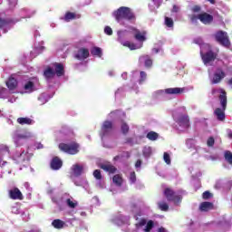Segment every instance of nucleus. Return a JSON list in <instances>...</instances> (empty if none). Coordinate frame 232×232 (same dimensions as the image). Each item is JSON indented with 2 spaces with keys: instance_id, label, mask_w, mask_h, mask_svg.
<instances>
[{
  "instance_id": "cd10ccee",
  "label": "nucleus",
  "mask_w": 232,
  "mask_h": 232,
  "mask_svg": "<svg viewBox=\"0 0 232 232\" xmlns=\"http://www.w3.org/2000/svg\"><path fill=\"white\" fill-rule=\"evenodd\" d=\"M0 28L6 34L7 30H10V24L5 19H0Z\"/></svg>"
},
{
  "instance_id": "5fc2aeb1",
  "label": "nucleus",
  "mask_w": 232,
  "mask_h": 232,
  "mask_svg": "<svg viewBox=\"0 0 232 232\" xmlns=\"http://www.w3.org/2000/svg\"><path fill=\"white\" fill-rule=\"evenodd\" d=\"M143 226H146V219H141L138 224H136L137 228L142 227Z\"/></svg>"
},
{
  "instance_id": "6ab92c4d",
  "label": "nucleus",
  "mask_w": 232,
  "mask_h": 232,
  "mask_svg": "<svg viewBox=\"0 0 232 232\" xmlns=\"http://www.w3.org/2000/svg\"><path fill=\"white\" fill-rule=\"evenodd\" d=\"M9 197L13 200H23V193H21V190L17 188L9 190Z\"/></svg>"
},
{
  "instance_id": "69168bd1",
  "label": "nucleus",
  "mask_w": 232,
  "mask_h": 232,
  "mask_svg": "<svg viewBox=\"0 0 232 232\" xmlns=\"http://www.w3.org/2000/svg\"><path fill=\"white\" fill-rule=\"evenodd\" d=\"M227 135H228V139H232V130H227Z\"/></svg>"
},
{
  "instance_id": "49530a36",
  "label": "nucleus",
  "mask_w": 232,
  "mask_h": 232,
  "mask_svg": "<svg viewBox=\"0 0 232 232\" xmlns=\"http://www.w3.org/2000/svg\"><path fill=\"white\" fill-rule=\"evenodd\" d=\"M43 50H44V46L41 47H35L34 49V51L31 53V55H34V53H36V55H39V53H41V52H43Z\"/></svg>"
},
{
  "instance_id": "a19ab883",
  "label": "nucleus",
  "mask_w": 232,
  "mask_h": 232,
  "mask_svg": "<svg viewBox=\"0 0 232 232\" xmlns=\"http://www.w3.org/2000/svg\"><path fill=\"white\" fill-rule=\"evenodd\" d=\"M129 180L130 184H135V182H137V176L135 175V172H130Z\"/></svg>"
},
{
  "instance_id": "b1692460",
  "label": "nucleus",
  "mask_w": 232,
  "mask_h": 232,
  "mask_svg": "<svg viewBox=\"0 0 232 232\" xmlns=\"http://www.w3.org/2000/svg\"><path fill=\"white\" fill-rule=\"evenodd\" d=\"M51 168L52 169L57 170L63 168V161L59 160V158H54L51 161Z\"/></svg>"
},
{
  "instance_id": "a211bd4d",
  "label": "nucleus",
  "mask_w": 232,
  "mask_h": 232,
  "mask_svg": "<svg viewBox=\"0 0 232 232\" xmlns=\"http://www.w3.org/2000/svg\"><path fill=\"white\" fill-rule=\"evenodd\" d=\"M32 155H30L28 152L23 151L22 153H16L14 156V160L18 162V164H23V162H26L30 160V158Z\"/></svg>"
},
{
  "instance_id": "603ef678",
  "label": "nucleus",
  "mask_w": 232,
  "mask_h": 232,
  "mask_svg": "<svg viewBox=\"0 0 232 232\" xmlns=\"http://www.w3.org/2000/svg\"><path fill=\"white\" fill-rule=\"evenodd\" d=\"M104 32L107 35H111L113 34V30H111V27L106 26L104 28Z\"/></svg>"
},
{
  "instance_id": "bb28decb",
  "label": "nucleus",
  "mask_w": 232,
  "mask_h": 232,
  "mask_svg": "<svg viewBox=\"0 0 232 232\" xmlns=\"http://www.w3.org/2000/svg\"><path fill=\"white\" fill-rule=\"evenodd\" d=\"M102 169L104 171H107V173H115L117 171V169L113 167L111 164H103L102 165Z\"/></svg>"
},
{
  "instance_id": "f704fd0d",
  "label": "nucleus",
  "mask_w": 232,
  "mask_h": 232,
  "mask_svg": "<svg viewBox=\"0 0 232 232\" xmlns=\"http://www.w3.org/2000/svg\"><path fill=\"white\" fill-rule=\"evenodd\" d=\"M158 206L161 211H168V209H169V206H168V203H166V201L159 202Z\"/></svg>"
},
{
  "instance_id": "3c124183",
  "label": "nucleus",
  "mask_w": 232,
  "mask_h": 232,
  "mask_svg": "<svg viewBox=\"0 0 232 232\" xmlns=\"http://www.w3.org/2000/svg\"><path fill=\"white\" fill-rule=\"evenodd\" d=\"M96 186L98 188H100L101 189H104V188H106V185L101 179H98V182H97Z\"/></svg>"
},
{
  "instance_id": "052dcab7",
  "label": "nucleus",
  "mask_w": 232,
  "mask_h": 232,
  "mask_svg": "<svg viewBox=\"0 0 232 232\" xmlns=\"http://www.w3.org/2000/svg\"><path fill=\"white\" fill-rule=\"evenodd\" d=\"M141 165H142V160H138L136 161L135 168H136V169H139V168H140Z\"/></svg>"
},
{
  "instance_id": "a18cd8bd",
  "label": "nucleus",
  "mask_w": 232,
  "mask_h": 232,
  "mask_svg": "<svg viewBox=\"0 0 232 232\" xmlns=\"http://www.w3.org/2000/svg\"><path fill=\"white\" fill-rule=\"evenodd\" d=\"M163 160L166 162V164L168 165L171 164V158L169 157V154L168 152L164 153Z\"/></svg>"
},
{
  "instance_id": "393cba45",
  "label": "nucleus",
  "mask_w": 232,
  "mask_h": 232,
  "mask_svg": "<svg viewBox=\"0 0 232 232\" xmlns=\"http://www.w3.org/2000/svg\"><path fill=\"white\" fill-rule=\"evenodd\" d=\"M140 63H143L146 68H150L153 64V61L149 55L140 57Z\"/></svg>"
},
{
  "instance_id": "4be33fe9",
  "label": "nucleus",
  "mask_w": 232,
  "mask_h": 232,
  "mask_svg": "<svg viewBox=\"0 0 232 232\" xmlns=\"http://www.w3.org/2000/svg\"><path fill=\"white\" fill-rule=\"evenodd\" d=\"M6 86L11 93H14V90L17 88V80L11 76L6 82Z\"/></svg>"
},
{
  "instance_id": "ddd939ff",
  "label": "nucleus",
  "mask_w": 232,
  "mask_h": 232,
  "mask_svg": "<svg viewBox=\"0 0 232 232\" xmlns=\"http://www.w3.org/2000/svg\"><path fill=\"white\" fill-rule=\"evenodd\" d=\"M164 196L166 197L167 200L169 202H173L176 206H179L180 200H182V198L177 193H175L171 188H167L164 190Z\"/></svg>"
},
{
  "instance_id": "58836bf2",
  "label": "nucleus",
  "mask_w": 232,
  "mask_h": 232,
  "mask_svg": "<svg viewBox=\"0 0 232 232\" xmlns=\"http://www.w3.org/2000/svg\"><path fill=\"white\" fill-rule=\"evenodd\" d=\"M186 144H187L188 148H189V149L195 148V144H197V140H195L193 139H188V140H187Z\"/></svg>"
},
{
  "instance_id": "4468645a",
  "label": "nucleus",
  "mask_w": 232,
  "mask_h": 232,
  "mask_svg": "<svg viewBox=\"0 0 232 232\" xmlns=\"http://www.w3.org/2000/svg\"><path fill=\"white\" fill-rule=\"evenodd\" d=\"M24 93H32L35 90H39V80L37 78L33 79L32 81L27 82L24 85Z\"/></svg>"
},
{
  "instance_id": "c85d7f7f",
  "label": "nucleus",
  "mask_w": 232,
  "mask_h": 232,
  "mask_svg": "<svg viewBox=\"0 0 232 232\" xmlns=\"http://www.w3.org/2000/svg\"><path fill=\"white\" fill-rule=\"evenodd\" d=\"M213 208V203L211 202H203L199 206L200 211H209Z\"/></svg>"
},
{
  "instance_id": "39448f33",
  "label": "nucleus",
  "mask_w": 232,
  "mask_h": 232,
  "mask_svg": "<svg viewBox=\"0 0 232 232\" xmlns=\"http://www.w3.org/2000/svg\"><path fill=\"white\" fill-rule=\"evenodd\" d=\"M113 15L119 23H121L122 19H126L127 21H132V19H135V14H133L130 7H120L113 13Z\"/></svg>"
},
{
  "instance_id": "1a4fd4ad",
  "label": "nucleus",
  "mask_w": 232,
  "mask_h": 232,
  "mask_svg": "<svg viewBox=\"0 0 232 232\" xmlns=\"http://www.w3.org/2000/svg\"><path fill=\"white\" fill-rule=\"evenodd\" d=\"M214 37L219 44L224 46L225 48H230L231 46V41H229V36L227 35V32L224 31H218Z\"/></svg>"
},
{
  "instance_id": "9b49d317",
  "label": "nucleus",
  "mask_w": 232,
  "mask_h": 232,
  "mask_svg": "<svg viewBox=\"0 0 232 232\" xmlns=\"http://www.w3.org/2000/svg\"><path fill=\"white\" fill-rule=\"evenodd\" d=\"M174 119L178 124L179 131H186L189 128V118L186 115L174 116Z\"/></svg>"
},
{
  "instance_id": "c03bdc74",
  "label": "nucleus",
  "mask_w": 232,
  "mask_h": 232,
  "mask_svg": "<svg viewBox=\"0 0 232 232\" xmlns=\"http://www.w3.org/2000/svg\"><path fill=\"white\" fill-rule=\"evenodd\" d=\"M74 184H75L76 186H82L85 189H88V188H90V185H88V181H87V180H83V181L81 182V183L75 181Z\"/></svg>"
},
{
  "instance_id": "aec40b11",
  "label": "nucleus",
  "mask_w": 232,
  "mask_h": 232,
  "mask_svg": "<svg viewBox=\"0 0 232 232\" xmlns=\"http://www.w3.org/2000/svg\"><path fill=\"white\" fill-rule=\"evenodd\" d=\"M75 57L76 59H79V61H84V59H88V57H90V51L86 48H81Z\"/></svg>"
},
{
  "instance_id": "f3484780",
  "label": "nucleus",
  "mask_w": 232,
  "mask_h": 232,
  "mask_svg": "<svg viewBox=\"0 0 232 232\" xmlns=\"http://www.w3.org/2000/svg\"><path fill=\"white\" fill-rule=\"evenodd\" d=\"M72 174L73 177H81L87 169L86 165L76 163L72 166Z\"/></svg>"
},
{
  "instance_id": "412c9836",
  "label": "nucleus",
  "mask_w": 232,
  "mask_h": 232,
  "mask_svg": "<svg viewBox=\"0 0 232 232\" xmlns=\"http://www.w3.org/2000/svg\"><path fill=\"white\" fill-rule=\"evenodd\" d=\"M113 223L116 226H122L123 224H130V218L126 216L120 215L113 219Z\"/></svg>"
},
{
  "instance_id": "e2e57ef3",
  "label": "nucleus",
  "mask_w": 232,
  "mask_h": 232,
  "mask_svg": "<svg viewBox=\"0 0 232 232\" xmlns=\"http://www.w3.org/2000/svg\"><path fill=\"white\" fill-rule=\"evenodd\" d=\"M35 148H36V150H43L44 146L42 143H36Z\"/></svg>"
},
{
  "instance_id": "f257e3e1",
  "label": "nucleus",
  "mask_w": 232,
  "mask_h": 232,
  "mask_svg": "<svg viewBox=\"0 0 232 232\" xmlns=\"http://www.w3.org/2000/svg\"><path fill=\"white\" fill-rule=\"evenodd\" d=\"M221 93L219 95V101L221 104V108H217L214 111L215 117L218 119V121H224L226 119V108L227 106V97L226 96V91L222 89H213L212 93L215 95V93Z\"/></svg>"
},
{
  "instance_id": "72a5a7b5",
  "label": "nucleus",
  "mask_w": 232,
  "mask_h": 232,
  "mask_svg": "<svg viewBox=\"0 0 232 232\" xmlns=\"http://www.w3.org/2000/svg\"><path fill=\"white\" fill-rule=\"evenodd\" d=\"M8 93H10V92H8L6 88L0 87V99H6L8 97Z\"/></svg>"
},
{
  "instance_id": "0eeeda50",
  "label": "nucleus",
  "mask_w": 232,
  "mask_h": 232,
  "mask_svg": "<svg viewBox=\"0 0 232 232\" xmlns=\"http://www.w3.org/2000/svg\"><path fill=\"white\" fill-rule=\"evenodd\" d=\"M32 137H34V133L30 131L23 132L21 130H15L13 133V140L16 148H21V146L24 144V140H26V139H32Z\"/></svg>"
},
{
  "instance_id": "ea45409f",
  "label": "nucleus",
  "mask_w": 232,
  "mask_h": 232,
  "mask_svg": "<svg viewBox=\"0 0 232 232\" xmlns=\"http://www.w3.org/2000/svg\"><path fill=\"white\" fill-rule=\"evenodd\" d=\"M147 77H148V74H146L145 72L141 71V72H140V80H139L140 84H142V82H143L144 81H146V78H147Z\"/></svg>"
},
{
  "instance_id": "bf43d9fd",
  "label": "nucleus",
  "mask_w": 232,
  "mask_h": 232,
  "mask_svg": "<svg viewBox=\"0 0 232 232\" xmlns=\"http://www.w3.org/2000/svg\"><path fill=\"white\" fill-rule=\"evenodd\" d=\"M17 5V0H9V6L14 8Z\"/></svg>"
},
{
  "instance_id": "dca6fc26",
  "label": "nucleus",
  "mask_w": 232,
  "mask_h": 232,
  "mask_svg": "<svg viewBox=\"0 0 232 232\" xmlns=\"http://www.w3.org/2000/svg\"><path fill=\"white\" fill-rule=\"evenodd\" d=\"M184 92L183 88H179V87H175V88H168L165 90H160L158 91L156 93H158V95H180V93H182Z\"/></svg>"
},
{
  "instance_id": "4c0bfd02",
  "label": "nucleus",
  "mask_w": 232,
  "mask_h": 232,
  "mask_svg": "<svg viewBox=\"0 0 232 232\" xmlns=\"http://www.w3.org/2000/svg\"><path fill=\"white\" fill-rule=\"evenodd\" d=\"M75 19V14L73 13H67L64 16V20L67 22V23H70V21Z\"/></svg>"
},
{
  "instance_id": "5701e85b",
  "label": "nucleus",
  "mask_w": 232,
  "mask_h": 232,
  "mask_svg": "<svg viewBox=\"0 0 232 232\" xmlns=\"http://www.w3.org/2000/svg\"><path fill=\"white\" fill-rule=\"evenodd\" d=\"M17 122L22 126H24V124H26L27 126H32L33 124H35V121L28 117L18 118Z\"/></svg>"
},
{
  "instance_id": "37998d69",
  "label": "nucleus",
  "mask_w": 232,
  "mask_h": 232,
  "mask_svg": "<svg viewBox=\"0 0 232 232\" xmlns=\"http://www.w3.org/2000/svg\"><path fill=\"white\" fill-rule=\"evenodd\" d=\"M165 24L169 28H172V26H173V19H171L169 17H165Z\"/></svg>"
},
{
  "instance_id": "680f3d73",
  "label": "nucleus",
  "mask_w": 232,
  "mask_h": 232,
  "mask_svg": "<svg viewBox=\"0 0 232 232\" xmlns=\"http://www.w3.org/2000/svg\"><path fill=\"white\" fill-rule=\"evenodd\" d=\"M179 10H180V7H179V5H173V8H172V12H179Z\"/></svg>"
},
{
  "instance_id": "423d86ee",
  "label": "nucleus",
  "mask_w": 232,
  "mask_h": 232,
  "mask_svg": "<svg viewBox=\"0 0 232 232\" xmlns=\"http://www.w3.org/2000/svg\"><path fill=\"white\" fill-rule=\"evenodd\" d=\"M226 75L224 67H217L213 73L208 71V79L211 84H220L226 79Z\"/></svg>"
},
{
  "instance_id": "09e8293b",
  "label": "nucleus",
  "mask_w": 232,
  "mask_h": 232,
  "mask_svg": "<svg viewBox=\"0 0 232 232\" xmlns=\"http://www.w3.org/2000/svg\"><path fill=\"white\" fill-rule=\"evenodd\" d=\"M93 177L97 179V180H101V179H102V175H101V170L96 169L93 172Z\"/></svg>"
},
{
  "instance_id": "9d476101",
  "label": "nucleus",
  "mask_w": 232,
  "mask_h": 232,
  "mask_svg": "<svg viewBox=\"0 0 232 232\" xmlns=\"http://www.w3.org/2000/svg\"><path fill=\"white\" fill-rule=\"evenodd\" d=\"M75 222H79L77 218H69L66 220V222L61 219H54L52 222V226L54 227L55 229H64V227H68V225L73 227V226H75Z\"/></svg>"
},
{
  "instance_id": "e433bc0d",
  "label": "nucleus",
  "mask_w": 232,
  "mask_h": 232,
  "mask_svg": "<svg viewBox=\"0 0 232 232\" xmlns=\"http://www.w3.org/2000/svg\"><path fill=\"white\" fill-rule=\"evenodd\" d=\"M66 204L69 208H71L72 209L77 208V201L73 200V198H68L66 200Z\"/></svg>"
},
{
  "instance_id": "79ce46f5",
  "label": "nucleus",
  "mask_w": 232,
  "mask_h": 232,
  "mask_svg": "<svg viewBox=\"0 0 232 232\" xmlns=\"http://www.w3.org/2000/svg\"><path fill=\"white\" fill-rule=\"evenodd\" d=\"M153 228V221H149L145 227V228L143 229V231L145 232H150L151 231V229Z\"/></svg>"
},
{
  "instance_id": "7c9ffc66",
  "label": "nucleus",
  "mask_w": 232,
  "mask_h": 232,
  "mask_svg": "<svg viewBox=\"0 0 232 232\" xmlns=\"http://www.w3.org/2000/svg\"><path fill=\"white\" fill-rule=\"evenodd\" d=\"M112 182L116 186H119V187L122 186V176L119 174L114 175L112 178Z\"/></svg>"
},
{
  "instance_id": "f8f14e48",
  "label": "nucleus",
  "mask_w": 232,
  "mask_h": 232,
  "mask_svg": "<svg viewBox=\"0 0 232 232\" xmlns=\"http://www.w3.org/2000/svg\"><path fill=\"white\" fill-rule=\"evenodd\" d=\"M59 149L61 151H64V153H68L69 155H77L79 153V144L75 142L71 144L61 143Z\"/></svg>"
},
{
  "instance_id": "6e6552de",
  "label": "nucleus",
  "mask_w": 232,
  "mask_h": 232,
  "mask_svg": "<svg viewBox=\"0 0 232 232\" xmlns=\"http://www.w3.org/2000/svg\"><path fill=\"white\" fill-rule=\"evenodd\" d=\"M188 17L191 23H197L198 19L201 23H203V24H209L213 23V15L208 13H201L199 14H189Z\"/></svg>"
},
{
  "instance_id": "338daca9",
  "label": "nucleus",
  "mask_w": 232,
  "mask_h": 232,
  "mask_svg": "<svg viewBox=\"0 0 232 232\" xmlns=\"http://www.w3.org/2000/svg\"><path fill=\"white\" fill-rule=\"evenodd\" d=\"M158 232H168V231L166 230V228L160 227L159 228Z\"/></svg>"
},
{
  "instance_id": "f03ea898",
  "label": "nucleus",
  "mask_w": 232,
  "mask_h": 232,
  "mask_svg": "<svg viewBox=\"0 0 232 232\" xmlns=\"http://www.w3.org/2000/svg\"><path fill=\"white\" fill-rule=\"evenodd\" d=\"M196 44H199L200 46V55L201 59L204 63L205 66H211V63L217 59V53H213L212 51L208 52L204 54V48H209L208 44H202L203 41L202 38H196L194 40Z\"/></svg>"
},
{
  "instance_id": "864d4df0",
  "label": "nucleus",
  "mask_w": 232,
  "mask_h": 232,
  "mask_svg": "<svg viewBox=\"0 0 232 232\" xmlns=\"http://www.w3.org/2000/svg\"><path fill=\"white\" fill-rule=\"evenodd\" d=\"M202 197H203V198H204L205 200H208V198H211V194H210L209 191H205V192L203 193Z\"/></svg>"
},
{
  "instance_id": "0e129e2a",
  "label": "nucleus",
  "mask_w": 232,
  "mask_h": 232,
  "mask_svg": "<svg viewBox=\"0 0 232 232\" xmlns=\"http://www.w3.org/2000/svg\"><path fill=\"white\" fill-rule=\"evenodd\" d=\"M24 188H26L29 191H32V188H30V183H24Z\"/></svg>"
},
{
  "instance_id": "2f4dec72",
  "label": "nucleus",
  "mask_w": 232,
  "mask_h": 232,
  "mask_svg": "<svg viewBox=\"0 0 232 232\" xmlns=\"http://www.w3.org/2000/svg\"><path fill=\"white\" fill-rule=\"evenodd\" d=\"M38 101H39L40 104H46V102H48V101H50V96H48V94H46V93H42L38 97Z\"/></svg>"
},
{
  "instance_id": "7ed1b4c3",
  "label": "nucleus",
  "mask_w": 232,
  "mask_h": 232,
  "mask_svg": "<svg viewBox=\"0 0 232 232\" xmlns=\"http://www.w3.org/2000/svg\"><path fill=\"white\" fill-rule=\"evenodd\" d=\"M133 34H134L135 40L138 41V43L133 44L131 42L126 41V42H123L122 44L127 48H130V50H139L142 48L144 41H146V31L140 32L137 29H134Z\"/></svg>"
},
{
  "instance_id": "8fccbe9b",
  "label": "nucleus",
  "mask_w": 232,
  "mask_h": 232,
  "mask_svg": "<svg viewBox=\"0 0 232 232\" xmlns=\"http://www.w3.org/2000/svg\"><path fill=\"white\" fill-rule=\"evenodd\" d=\"M121 131L122 133H128L130 131V127L126 123L121 124Z\"/></svg>"
},
{
  "instance_id": "774afa93",
  "label": "nucleus",
  "mask_w": 232,
  "mask_h": 232,
  "mask_svg": "<svg viewBox=\"0 0 232 232\" xmlns=\"http://www.w3.org/2000/svg\"><path fill=\"white\" fill-rule=\"evenodd\" d=\"M228 84L230 85V88H232V78L228 81Z\"/></svg>"
},
{
  "instance_id": "c9c22d12",
  "label": "nucleus",
  "mask_w": 232,
  "mask_h": 232,
  "mask_svg": "<svg viewBox=\"0 0 232 232\" xmlns=\"http://www.w3.org/2000/svg\"><path fill=\"white\" fill-rule=\"evenodd\" d=\"M147 139H149V140H157L159 134L155 131H150L147 134Z\"/></svg>"
},
{
  "instance_id": "a878e982",
  "label": "nucleus",
  "mask_w": 232,
  "mask_h": 232,
  "mask_svg": "<svg viewBox=\"0 0 232 232\" xmlns=\"http://www.w3.org/2000/svg\"><path fill=\"white\" fill-rule=\"evenodd\" d=\"M0 157H10V150L6 145H0Z\"/></svg>"
},
{
  "instance_id": "473e14b6",
  "label": "nucleus",
  "mask_w": 232,
  "mask_h": 232,
  "mask_svg": "<svg viewBox=\"0 0 232 232\" xmlns=\"http://www.w3.org/2000/svg\"><path fill=\"white\" fill-rule=\"evenodd\" d=\"M151 153H153V150H151V147H144L143 148V156L146 159L151 157Z\"/></svg>"
},
{
  "instance_id": "20e7f679",
  "label": "nucleus",
  "mask_w": 232,
  "mask_h": 232,
  "mask_svg": "<svg viewBox=\"0 0 232 232\" xmlns=\"http://www.w3.org/2000/svg\"><path fill=\"white\" fill-rule=\"evenodd\" d=\"M63 77L64 75V66L62 63H53L52 67H47L44 72V77L46 81H50L55 77Z\"/></svg>"
},
{
  "instance_id": "6e6d98bb",
  "label": "nucleus",
  "mask_w": 232,
  "mask_h": 232,
  "mask_svg": "<svg viewBox=\"0 0 232 232\" xmlns=\"http://www.w3.org/2000/svg\"><path fill=\"white\" fill-rule=\"evenodd\" d=\"M12 213H14V215H19V213H21V210L17 207H13Z\"/></svg>"
},
{
  "instance_id": "c756f323",
  "label": "nucleus",
  "mask_w": 232,
  "mask_h": 232,
  "mask_svg": "<svg viewBox=\"0 0 232 232\" xmlns=\"http://www.w3.org/2000/svg\"><path fill=\"white\" fill-rule=\"evenodd\" d=\"M91 53L95 57H102V49L101 47H92Z\"/></svg>"
},
{
  "instance_id": "13d9d810",
  "label": "nucleus",
  "mask_w": 232,
  "mask_h": 232,
  "mask_svg": "<svg viewBox=\"0 0 232 232\" xmlns=\"http://www.w3.org/2000/svg\"><path fill=\"white\" fill-rule=\"evenodd\" d=\"M17 101V96L13 95L11 98H8V102H11V104H14Z\"/></svg>"
},
{
  "instance_id": "2eb2a0df",
  "label": "nucleus",
  "mask_w": 232,
  "mask_h": 232,
  "mask_svg": "<svg viewBox=\"0 0 232 232\" xmlns=\"http://www.w3.org/2000/svg\"><path fill=\"white\" fill-rule=\"evenodd\" d=\"M111 130H113V124L110 121H106L103 122L102 126V130H101V138L102 140H104V137H108L110 133H111Z\"/></svg>"
},
{
  "instance_id": "4d7b16f0",
  "label": "nucleus",
  "mask_w": 232,
  "mask_h": 232,
  "mask_svg": "<svg viewBox=\"0 0 232 232\" xmlns=\"http://www.w3.org/2000/svg\"><path fill=\"white\" fill-rule=\"evenodd\" d=\"M207 144L208 146H213V144H215V139H213L212 137L208 138Z\"/></svg>"
},
{
  "instance_id": "de8ad7c7",
  "label": "nucleus",
  "mask_w": 232,
  "mask_h": 232,
  "mask_svg": "<svg viewBox=\"0 0 232 232\" xmlns=\"http://www.w3.org/2000/svg\"><path fill=\"white\" fill-rule=\"evenodd\" d=\"M201 8H200V5H194L192 8H191V15H195V14H198V12H200Z\"/></svg>"
}]
</instances>
